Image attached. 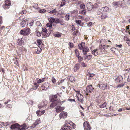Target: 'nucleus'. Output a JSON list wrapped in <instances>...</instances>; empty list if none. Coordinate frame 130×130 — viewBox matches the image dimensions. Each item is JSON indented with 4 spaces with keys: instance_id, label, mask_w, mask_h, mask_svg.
I'll use <instances>...</instances> for the list:
<instances>
[{
    "instance_id": "nucleus-38",
    "label": "nucleus",
    "mask_w": 130,
    "mask_h": 130,
    "mask_svg": "<svg viewBox=\"0 0 130 130\" xmlns=\"http://www.w3.org/2000/svg\"><path fill=\"white\" fill-rule=\"evenodd\" d=\"M65 2L66 1L65 0H63L61 3V4L60 5V6L61 7L64 6L65 4Z\"/></svg>"
},
{
    "instance_id": "nucleus-27",
    "label": "nucleus",
    "mask_w": 130,
    "mask_h": 130,
    "mask_svg": "<svg viewBox=\"0 0 130 130\" xmlns=\"http://www.w3.org/2000/svg\"><path fill=\"white\" fill-rule=\"evenodd\" d=\"M100 42L101 46H104L106 44V42L105 39L101 40Z\"/></svg>"
},
{
    "instance_id": "nucleus-18",
    "label": "nucleus",
    "mask_w": 130,
    "mask_h": 130,
    "mask_svg": "<svg viewBox=\"0 0 130 130\" xmlns=\"http://www.w3.org/2000/svg\"><path fill=\"white\" fill-rule=\"evenodd\" d=\"M12 102H11L10 100H9L7 102H5V104H7L6 105V107H7L10 108L11 107V104Z\"/></svg>"
},
{
    "instance_id": "nucleus-33",
    "label": "nucleus",
    "mask_w": 130,
    "mask_h": 130,
    "mask_svg": "<svg viewBox=\"0 0 130 130\" xmlns=\"http://www.w3.org/2000/svg\"><path fill=\"white\" fill-rule=\"evenodd\" d=\"M52 99L51 100V101H53L55 100V99L57 98V96L56 95H52Z\"/></svg>"
},
{
    "instance_id": "nucleus-63",
    "label": "nucleus",
    "mask_w": 130,
    "mask_h": 130,
    "mask_svg": "<svg viewBox=\"0 0 130 130\" xmlns=\"http://www.w3.org/2000/svg\"><path fill=\"white\" fill-rule=\"evenodd\" d=\"M21 128L20 126H19V127L17 128V130H23Z\"/></svg>"
},
{
    "instance_id": "nucleus-43",
    "label": "nucleus",
    "mask_w": 130,
    "mask_h": 130,
    "mask_svg": "<svg viewBox=\"0 0 130 130\" xmlns=\"http://www.w3.org/2000/svg\"><path fill=\"white\" fill-rule=\"evenodd\" d=\"M37 41L39 45H40L42 43V40H41L38 39Z\"/></svg>"
},
{
    "instance_id": "nucleus-16",
    "label": "nucleus",
    "mask_w": 130,
    "mask_h": 130,
    "mask_svg": "<svg viewBox=\"0 0 130 130\" xmlns=\"http://www.w3.org/2000/svg\"><path fill=\"white\" fill-rule=\"evenodd\" d=\"M87 7L88 11H89L91 10L93 8L92 3L90 2L87 3Z\"/></svg>"
},
{
    "instance_id": "nucleus-4",
    "label": "nucleus",
    "mask_w": 130,
    "mask_h": 130,
    "mask_svg": "<svg viewBox=\"0 0 130 130\" xmlns=\"http://www.w3.org/2000/svg\"><path fill=\"white\" fill-rule=\"evenodd\" d=\"M11 5V2L9 0H6L5 2V4L3 6V8L5 9H8Z\"/></svg>"
},
{
    "instance_id": "nucleus-1",
    "label": "nucleus",
    "mask_w": 130,
    "mask_h": 130,
    "mask_svg": "<svg viewBox=\"0 0 130 130\" xmlns=\"http://www.w3.org/2000/svg\"><path fill=\"white\" fill-rule=\"evenodd\" d=\"M30 33V29L29 28H26L21 30L20 32V34L24 36L29 34Z\"/></svg>"
},
{
    "instance_id": "nucleus-30",
    "label": "nucleus",
    "mask_w": 130,
    "mask_h": 130,
    "mask_svg": "<svg viewBox=\"0 0 130 130\" xmlns=\"http://www.w3.org/2000/svg\"><path fill=\"white\" fill-rule=\"evenodd\" d=\"M120 2L119 1L118 2H114L112 3V4L116 7H117L119 4H120Z\"/></svg>"
},
{
    "instance_id": "nucleus-20",
    "label": "nucleus",
    "mask_w": 130,
    "mask_h": 130,
    "mask_svg": "<svg viewBox=\"0 0 130 130\" xmlns=\"http://www.w3.org/2000/svg\"><path fill=\"white\" fill-rule=\"evenodd\" d=\"M99 87L101 89L104 90L106 88L107 85L106 84H101L99 85Z\"/></svg>"
},
{
    "instance_id": "nucleus-40",
    "label": "nucleus",
    "mask_w": 130,
    "mask_h": 130,
    "mask_svg": "<svg viewBox=\"0 0 130 130\" xmlns=\"http://www.w3.org/2000/svg\"><path fill=\"white\" fill-rule=\"evenodd\" d=\"M78 62H80L83 60V57L80 56H78Z\"/></svg>"
},
{
    "instance_id": "nucleus-10",
    "label": "nucleus",
    "mask_w": 130,
    "mask_h": 130,
    "mask_svg": "<svg viewBox=\"0 0 130 130\" xmlns=\"http://www.w3.org/2000/svg\"><path fill=\"white\" fill-rule=\"evenodd\" d=\"M28 23L27 20H24L22 21L20 23V26L22 28L28 25Z\"/></svg>"
},
{
    "instance_id": "nucleus-6",
    "label": "nucleus",
    "mask_w": 130,
    "mask_h": 130,
    "mask_svg": "<svg viewBox=\"0 0 130 130\" xmlns=\"http://www.w3.org/2000/svg\"><path fill=\"white\" fill-rule=\"evenodd\" d=\"M93 89L91 85L87 86L86 88L87 92H86V95H88V93L91 92L93 91Z\"/></svg>"
},
{
    "instance_id": "nucleus-50",
    "label": "nucleus",
    "mask_w": 130,
    "mask_h": 130,
    "mask_svg": "<svg viewBox=\"0 0 130 130\" xmlns=\"http://www.w3.org/2000/svg\"><path fill=\"white\" fill-rule=\"evenodd\" d=\"M36 34L38 37H40V36L41 35V34L40 32L39 31L36 32Z\"/></svg>"
},
{
    "instance_id": "nucleus-17",
    "label": "nucleus",
    "mask_w": 130,
    "mask_h": 130,
    "mask_svg": "<svg viewBox=\"0 0 130 130\" xmlns=\"http://www.w3.org/2000/svg\"><path fill=\"white\" fill-rule=\"evenodd\" d=\"M82 50L83 54L84 55L86 54H87V53L89 51L88 48L87 46H85Z\"/></svg>"
},
{
    "instance_id": "nucleus-15",
    "label": "nucleus",
    "mask_w": 130,
    "mask_h": 130,
    "mask_svg": "<svg viewBox=\"0 0 130 130\" xmlns=\"http://www.w3.org/2000/svg\"><path fill=\"white\" fill-rule=\"evenodd\" d=\"M45 112V110H38L36 112V113L38 116H40L43 114Z\"/></svg>"
},
{
    "instance_id": "nucleus-5",
    "label": "nucleus",
    "mask_w": 130,
    "mask_h": 130,
    "mask_svg": "<svg viewBox=\"0 0 130 130\" xmlns=\"http://www.w3.org/2000/svg\"><path fill=\"white\" fill-rule=\"evenodd\" d=\"M83 126L85 130H90L91 129L89 123L87 121H85L84 122L83 124Z\"/></svg>"
},
{
    "instance_id": "nucleus-60",
    "label": "nucleus",
    "mask_w": 130,
    "mask_h": 130,
    "mask_svg": "<svg viewBox=\"0 0 130 130\" xmlns=\"http://www.w3.org/2000/svg\"><path fill=\"white\" fill-rule=\"evenodd\" d=\"M92 25V23L91 22H90L88 24V26L90 27Z\"/></svg>"
},
{
    "instance_id": "nucleus-13",
    "label": "nucleus",
    "mask_w": 130,
    "mask_h": 130,
    "mask_svg": "<svg viewBox=\"0 0 130 130\" xmlns=\"http://www.w3.org/2000/svg\"><path fill=\"white\" fill-rule=\"evenodd\" d=\"M20 126L19 125L18 123H16L15 124H13L11 125L10 128L12 130L13 129H17V128Z\"/></svg>"
},
{
    "instance_id": "nucleus-49",
    "label": "nucleus",
    "mask_w": 130,
    "mask_h": 130,
    "mask_svg": "<svg viewBox=\"0 0 130 130\" xmlns=\"http://www.w3.org/2000/svg\"><path fill=\"white\" fill-rule=\"evenodd\" d=\"M124 85V84L122 83L118 85L117 87H123Z\"/></svg>"
},
{
    "instance_id": "nucleus-53",
    "label": "nucleus",
    "mask_w": 130,
    "mask_h": 130,
    "mask_svg": "<svg viewBox=\"0 0 130 130\" xmlns=\"http://www.w3.org/2000/svg\"><path fill=\"white\" fill-rule=\"evenodd\" d=\"M75 52L76 55L77 56H78L79 55V53L78 52L77 50H75Z\"/></svg>"
},
{
    "instance_id": "nucleus-64",
    "label": "nucleus",
    "mask_w": 130,
    "mask_h": 130,
    "mask_svg": "<svg viewBox=\"0 0 130 130\" xmlns=\"http://www.w3.org/2000/svg\"><path fill=\"white\" fill-rule=\"evenodd\" d=\"M127 80L128 82H130V75L128 76Z\"/></svg>"
},
{
    "instance_id": "nucleus-42",
    "label": "nucleus",
    "mask_w": 130,
    "mask_h": 130,
    "mask_svg": "<svg viewBox=\"0 0 130 130\" xmlns=\"http://www.w3.org/2000/svg\"><path fill=\"white\" fill-rule=\"evenodd\" d=\"M60 20L58 19H55V21L54 22L55 23L57 24L60 22Z\"/></svg>"
},
{
    "instance_id": "nucleus-26",
    "label": "nucleus",
    "mask_w": 130,
    "mask_h": 130,
    "mask_svg": "<svg viewBox=\"0 0 130 130\" xmlns=\"http://www.w3.org/2000/svg\"><path fill=\"white\" fill-rule=\"evenodd\" d=\"M101 18L102 19H104L107 18V15L105 13H101Z\"/></svg>"
},
{
    "instance_id": "nucleus-47",
    "label": "nucleus",
    "mask_w": 130,
    "mask_h": 130,
    "mask_svg": "<svg viewBox=\"0 0 130 130\" xmlns=\"http://www.w3.org/2000/svg\"><path fill=\"white\" fill-rule=\"evenodd\" d=\"M81 65L83 67H85L87 66V65L83 62L81 63Z\"/></svg>"
},
{
    "instance_id": "nucleus-2",
    "label": "nucleus",
    "mask_w": 130,
    "mask_h": 130,
    "mask_svg": "<svg viewBox=\"0 0 130 130\" xmlns=\"http://www.w3.org/2000/svg\"><path fill=\"white\" fill-rule=\"evenodd\" d=\"M76 97L77 98V99L79 101V103H83L84 101L83 100V96L80 94H77Z\"/></svg>"
},
{
    "instance_id": "nucleus-12",
    "label": "nucleus",
    "mask_w": 130,
    "mask_h": 130,
    "mask_svg": "<svg viewBox=\"0 0 130 130\" xmlns=\"http://www.w3.org/2000/svg\"><path fill=\"white\" fill-rule=\"evenodd\" d=\"M49 84L48 83H44L41 86V88H42V90H44L45 89L46 90L49 87Z\"/></svg>"
},
{
    "instance_id": "nucleus-8",
    "label": "nucleus",
    "mask_w": 130,
    "mask_h": 130,
    "mask_svg": "<svg viewBox=\"0 0 130 130\" xmlns=\"http://www.w3.org/2000/svg\"><path fill=\"white\" fill-rule=\"evenodd\" d=\"M59 116L60 119L66 118L67 116V113L65 111H62L60 113Z\"/></svg>"
},
{
    "instance_id": "nucleus-58",
    "label": "nucleus",
    "mask_w": 130,
    "mask_h": 130,
    "mask_svg": "<svg viewBox=\"0 0 130 130\" xmlns=\"http://www.w3.org/2000/svg\"><path fill=\"white\" fill-rule=\"evenodd\" d=\"M26 11L25 10H23L21 12V14H25L26 13Z\"/></svg>"
},
{
    "instance_id": "nucleus-61",
    "label": "nucleus",
    "mask_w": 130,
    "mask_h": 130,
    "mask_svg": "<svg viewBox=\"0 0 130 130\" xmlns=\"http://www.w3.org/2000/svg\"><path fill=\"white\" fill-rule=\"evenodd\" d=\"M71 29L73 30H74L75 29V28L74 27V26L73 25H72Z\"/></svg>"
},
{
    "instance_id": "nucleus-45",
    "label": "nucleus",
    "mask_w": 130,
    "mask_h": 130,
    "mask_svg": "<svg viewBox=\"0 0 130 130\" xmlns=\"http://www.w3.org/2000/svg\"><path fill=\"white\" fill-rule=\"evenodd\" d=\"M38 5L37 4H34V5H33V7L35 9H39L38 8Z\"/></svg>"
},
{
    "instance_id": "nucleus-28",
    "label": "nucleus",
    "mask_w": 130,
    "mask_h": 130,
    "mask_svg": "<svg viewBox=\"0 0 130 130\" xmlns=\"http://www.w3.org/2000/svg\"><path fill=\"white\" fill-rule=\"evenodd\" d=\"M45 79V78H43L42 79H40L37 80V82L38 84H40L42 82H43L44 81V80Z\"/></svg>"
},
{
    "instance_id": "nucleus-51",
    "label": "nucleus",
    "mask_w": 130,
    "mask_h": 130,
    "mask_svg": "<svg viewBox=\"0 0 130 130\" xmlns=\"http://www.w3.org/2000/svg\"><path fill=\"white\" fill-rule=\"evenodd\" d=\"M56 79L54 77H52V82L53 83H55L56 82Z\"/></svg>"
},
{
    "instance_id": "nucleus-3",
    "label": "nucleus",
    "mask_w": 130,
    "mask_h": 130,
    "mask_svg": "<svg viewBox=\"0 0 130 130\" xmlns=\"http://www.w3.org/2000/svg\"><path fill=\"white\" fill-rule=\"evenodd\" d=\"M53 102L50 105V106L51 108H53L56 106H57L59 105L60 102V100H55L53 101Z\"/></svg>"
},
{
    "instance_id": "nucleus-7",
    "label": "nucleus",
    "mask_w": 130,
    "mask_h": 130,
    "mask_svg": "<svg viewBox=\"0 0 130 130\" xmlns=\"http://www.w3.org/2000/svg\"><path fill=\"white\" fill-rule=\"evenodd\" d=\"M73 124V123L70 120H66L65 122V124L64 127L66 128V127H70L71 125Z\"/></svg>"
},
{
    "instance_id": "nucleus-46",
    "label": "nucleus",
    "mask_w": 130,
    "mask_h": 130,
    "mask_svg": "<svg viewBox=\"0 0 130 130\" xmlns=\"http://www.w3.org/2000/svg\"><path fill=\"white\" fill-rule=\"evenodd\" d=\"M70 127H67V128H63L61 129V130H72L70 128Z\"/></svg>"
},
{
    "instance_id": "nucleus-62",
    "label": "nucleus",
    "mask_w": 130,
    "mask_h": 130,
    "mask_svg": "<svg viewBox=\"0 0 130 130\" xmlns=\"http://www.w3.org/2000/svg\"><path fill=\"white\" fill-rule=\"evenodd\" d=\"M126 43L129 46H130V40H128L127 41Z\"/></svg>"
},
{
    "instance_id": "nucleus-23",
    "label": "nucleus",
    "mask_w": 130,
    "mask_h": 130,
    "mask_svg": "<svg viewBox=\"0 0 130 130\" xmlns=\"http://www.w3.org/2000/svg\"><path fill=\"white\" fill-rule=\"evenodd\" d=\"M100 9L102 11L105 12H107L108 10V7L105 6L104 7H102Z\"/></svg>"
},
{
    "instance_id": "nucleus-59",
    "label": "nucleus",
    "mask_w": 130,
    "mask_h": 130,
    "mask_svg": "<svg viewBox=\"0 0 130 130\" xmlns=\"http://www.w3.org/2000/svg\"><path fill=\"white\" fill-rule=\"evenodd\" d=\"M42 31L43 32H47V30L45 28H44L43 29Z\"/></svg>"
},
{
    "instance_id": "nucleus-35",
    "label": "nucleus",
    "mask_w": 130,
    "mask_h": 130,
    "mask_svg": "<svg viewBox=\"0 0 130 130\" xmlns=\"http://www.w3.org/2000/svg\"><path fill=\"white\" fill-rule=\"evenodd\" d=\"M81 9H84L85 7V5L84 4H81L80 5Z\"/></svg>"
},
{
    "instance_id": "nucleus-54",
    "label": "nucleus",
    "mask_w": 130,
    "mask_h": 130,
    "mask_svg": "<svg viewBox=\"0 0 130 130\" xmlns=\"http://www.w3.org/2000/svg\"><path fill=\"white\" fill-rule=\"evenodd\" d=\"M36 24L38 26H41V24L39 21H37L36 22Z\"/></svg>"
},
{
    "instance_id": "nucleus-31",
    "label": "nucleus",
    "mask_w": 130,
    "mask_h": 130,
    "mask_svg": "<svg viewBox=\"0 0 130 130\" xmlns=\"http://www.w3.org/2000/svg\"><path fill=\"white\" fill-rule=\"evenodd\" d=\"M98 49H96L92 51V54L94 56H96L98 54V52H97Z\"/></svg>"
},
{
    "instance_id": "nucleus-37",
    "label": "nucleus",
    "mask_w": 130,
    "mask_h": 130,
    "mask_svg": "<svg viewBox=\"0 0 130 130\" xmlns=\"http://www.w3.org/2000/svg\"><path fill=\"white\" fill-rule=\"evenodd\" d=\"M41 50L40 47L39 46H38L37 49V51H36V53L37 54H38Z\"/></svg>"
},
{
    "instance_id": "nucleus-34",
    "label": "nucleus",
    "mask_w": 130,
    "mask_h": 130,
    "mask_svg": "<svg viewBox=\"0 0 130 130\" xmlns=\"http://www.w3.org/2000/svg\"><path fill=\"white\" fill-rule=\"evenodd\" d=\"M86 12L85 10H83L79 11L80 14L83 15H84L86 13Z\"/></svg>"
},
{
    "instance_id": "nucleus-55",
    "label": "nucleus",
    "mask_w": 130,
    "mask_h": 130,
    "mask_svg": "<svg viewBox=\"0 0 130 130\" xmlns=\"http://www.w3.org/2000/svg\"><path fill=\"white\" fill-rule=\"evenodd\" d=\"M92 56L91 55H89L88 56H87L86 58H87L89 60L92 57Z\"/></svg>"
},
{
    "instance_id": "nucleus-21",
    "label": "nucleus",
    "mask_w": 130,
    "mask_h": 130,
    "mask_svg": "<svg viewBox=\"0 0 130 130\" xmlns=\"http://www.w3.org/2000/svg\"><path fill=\"white\" fill-rule=\"evenodd\" d=\"M75 22L78 25H80L81 26H83V24L82 23L81 21L80 20H77L75 21Z\"/></svg>"
},
{
    "instance_id": "nucleus-29",
    "label": "nucleus",
    "mask_w": 130,
    "mask_h": 130,
    "mask_svg": "<svg viewBox=\"0 0 130 130\" xmlns=\"http://www.w3.org/2000/svg\"><path fill=\"white\" fill-rule=\"evenodd\" d=\"M48 20L50 22L52 23L54 22L55 21V18L53 17H50L48 18Z\"/></svg>"
},
{
    "instance_id": "nucleus-36",
    "label": "nucleus",
    "mask_w": 130,
    "mask_h": 130,
    "mask_svg": "<svg viewBox=\"0 0 130 130\" xmlns=\"http://www.w3.org/2000/svg\"><path fill=\"white\" fill-rule=\"evenodd\" d=\"M69 80L71 82H73L74 81V77L72 76L70 77Z\"/></svg>"
},
{
    "instance_id": "nucleus-14",
    "label": "nucleus",
    "mask_w": 130,
    "mask_h": 130,
    "mask_svg": "<svg viewBox=\"0 0 130 130\" xmlns=\"http://www.w3.org/2000/svg\"><path fill=\"white\" fill-rule=\"evenodd\" d=\"M85 43L82 42L80 44L78 45V48L80 50H83L85 47Z\"/></svg>"
},
{
    "instance_id": "nucleus-24",
    "label": "nucleus",
    "mask_w": 130,
    "mask_h": 130,
    "mask_svg": "<svg viewBox=\"0 0 130 130\" xmlns=\"http://www.w3.org/2000/svg\"><path fill=\"white\" fill-rule=\"evenodd\" d=\"M20 126L23 130H25L26 129L28 128V127L25 124H24Z\"/></svg>"
},
{
    "instance_id": "nucleus-25",
    "label": "nucleus",
    "mask_w": 130,
    "mask_h": 130,
    "mask_svg": "<svg viewBox=\"0 0 130 130\" xmlns=\"http://www.w3.org/2000/svg\"><path fill=\"white\" fill-rule=\"evenodd\" d=\"M79 67L78 64H75L74 68V70L75 72H76L77 70L79 69Z\"/></svg>"
},
{
    "instance_id": "nucleus-39",
    "label": "nucleus",
    "mask_w": 130,
    "mask_h": 130,
    "mask_svg": "<svg viewBox=\"0 0 130 130\" xmlns=\"http://www.w3.org/2000/svg\"><path fill=\"white\" fill-rule=\"evenodd\" d=\"M65 17L66 20H67L68 21L69 20L70 16L69 14H67L66 15Z\"/></svg>"
},
{
    "instance_id": "nucleus-56",
    "label": "nucleus",
    "mask_w": 130,
    "mask_h": 130,
    "mask_svg": "<svg viewBox=\"0 0 130 130\" xmlns=\"http://www.w3.org/2000/svg\"><path fill=\"white\" fill-rule=\"evenodd\" d=\"M3 23L2 17L1 16H0V25L2 24Z\"/></svg>"
},
{
    "instance_id": "nucleus-11",
    "label": "nucleus",
    "mask_w": 130,
    "mask_h": 130,
    "mask_svg": "<svg viewBox=\"0 0 130 130\" xmlns=\"http://www.w3.org/2000/svg\"><path fill=\"white\" fill-rule=\"evenodd\" d=\"M40 123V119H39L32 124L31 126L30 127L31 128L35 127L36 125L39 124Z\"/></svg>"
},
{
    "instance_id": "nucleus-44",
    "label": "nucleus",
    "mask_w": 130,
    "mask_h": 130,
    "mask_svg": "<svg viewBox=\"0 0 130 130\" xmlns=\"http://www.w3.org/2000/svg\"><path fill=\"white\" fill-rule=\"evenodd\" d=\"M106 103H104L103 104L100 106V107L101 108H103L106 106Z\"/></svg>"
},
{
    "instance_id": "nucleus-32",
    "label": "nucleus",
    "mask_w": 130,
    "mask_h": 130,
    "mask_svg": "<svg viewBox=\"0 0 130 130\" xmlns=\"http://www.w3.org/2000/svg\"><path fill=\"white\" fill-rule=\"evenodd\" d=\"M46 25L47 27H49V28L50 29L52 28V23L50 22L47 23L46 24Z\"/></svg>"
},
{
    "instance_id": "nucleus-22",
    "label": "nucleus",
    "mask_w": 130,
    "mask_h": 130,
    "mask_svg": "<svg viewBox=\"0 0 130 130\" xmlns=\"http://www.w3.org/2000/svg\"><path fill=\"white\" fill-rule=\"evenodd\" d=\"M123 79V78L121 76H118L116 80L117 82H121Z\"/></svg>"
},
{
    "instance_id": "nucleus-19",
    "label": "nucleus",
    "mask_w": 130,
    "mask_h": 130,
    "mask_svg": "<svg viewBox=\"0 0 130 130\" xmlns=\"http://www.w3.org/2000/svg\"><path fill=\"white\" fill-rule=\"evenodd\" d=\"M24 41L23 40H22V38L21 39V40L18 39L17 40V44L18 45L21 46L23 44H24Z\"/></svg>"
},
{
    "instance_id": "nucleus-57",
    "label": "nucleus",
    "mask_w": 130,
    "mask_h": 130,
    "mask_svg": "<svg viewBox=\"0 0 130 130\" xmlns=\"http://www.w3.org/2000/svg\"><path fill=\"white\" fill-rule=\"evenodd\" d=\"M69 44L71 48L72 47H73V43L69 42Z\"/></svg>"
},
{
    "instance_id": "nucleus-52",
    "label": "nucleus",
    "mask_w": 130,
    "mask_h": 130,
    "mask_svg": "<svg viewBox=\"0 0 130 130\" xmlns=\"http://www.w3.org/2000/svg\"><path fill=\"white\" fill-rule=\"evenodd\" d=\"M56 12V10L55 9H54L52 11H50L49 13H55Z\"/></svg>"
},
{
    "instance_id": "nucleus-48",
    "label": "nucleus",
    "mask_w": 130,
    "mask_h": 130,
    "mask_svg": "<svg viewBox=\"0 0 130 130\" xmlns=\"http://www.w3.org/2000/svg\"><path fill=\"white\" fill-rule=\"evenodd\" d=\"M39 10V12L40 13H41L42 12H45L46 10L45 9H43L42 10L40 9H38V10Z\"/></svg>"
},
{
    "instance_id": "nucleus-9",
    "label": "nucleus",
    "mask_w": 130,
    "mask_h": 130,
    "mask_svg": "<svg viewBox=\"0 0 130 130\" xmlns=\"http://www.w3.org/2000/svg\"><path fill=\"white\" fill-rule=\"evenodd\" d=\"M57 107L55 108L56 111L57 113H59L61 111H62L65 108L64 107H61L60 106H57Z\"/></svg>"
},
{
    "instance_id": "nucleus-41",
    "label": "nucleus",
    "mask_w": 130,
    "mask_h": 130,
    "mask_svg": "<svg viewBox=\"0 0 130 130\" xmlns=\"http://www.w3.org/2000/svg\"><path fill=\"white\" fill-rule=\"evenodd\" d=\"M54 36L57 37H61V34L59 33H56L54 35Z\"/></svg>"
}]
</instances>
